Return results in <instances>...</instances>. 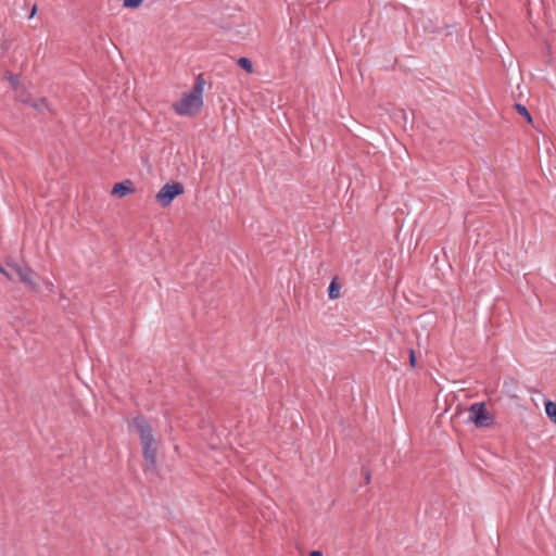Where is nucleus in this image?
Returning <instances> with one entry per match:
<instances>
[{
    "label": "nucleus",
    "mask_w": 556,
    "mask_h": 556,
    "mask_svg": "<svg viewBox=\"0 0 556 556\" xmlns=\"http://www.w3.org/2000/svg\"><path fill=\"white\" fill-rule=\"evenodd\" d=\"M545 413L547 417L556 424V403L553 401L545 402Z\"/></svg>",
    "instance_id": "7"
},
{
    "label": "nucleus",
    "mask_w": 556,
    "mask_h": 556,
    "mask_svg": "<svg viewBox=\"0 0 556 556\" xmlns=\"http://www.w3.org/2000/svg\"><path fill=\"white\" fill-rule=\"evenodd\" d=\"M408 353H409V364L410 366L414 368L416 366V355H415V351L413 349H409L408 350Z\"/></svg>",
    "instance_id": "13"
},
{
    "label": "nucleus",
    "mask_w": 556,
    "mask_h": 556,
    "mask_svg": "<svg viewBox=\"0 0 556 556\" xmlns=\"http://www.w3.org/2000/svg\"><path fill=\"white\" fill-rule=\"evenodd\" d=\"M0 273L7 277L9 280H12V276L10 275V273L8 270H5L2 266H1V269H0Z\"/></svg>",
    "instance_id": "14"
},
{
    "label": "nucleus",
    "mask_w": 556,
    "mask_h": 556,
    "mask_svg": "<svg viewBox=\"0 0 556 556\" xmlns=\"http://www.w3.org/2000/svg\"><path fill=\"white\" fill-rule=\"evenodd\" d=\"M205 80L200 74L193 88L182 94L181 99L173 104L174 112L179 116H194L203 105V92Z\"/></svg>",
    "instance_id": "1"
},
{
    "label": "nucleus",
    "mask_w": 556,
    "mask_h": 556,
    "mask_svg": "<svg viewBox=\"0 0 556 556\" xmlns=\"http://www.w3.org/2000/svg\"><path fill=\"white\" fill-rule=\"evenodd\" d=\"M184 193V186L181 182H172L164 185L155 195V200L162 207H167L173 200Z\"/></svg>",
    "instance_id": "4"
},
{
    "label": "nucleus",
    "mask_w": 556,
    "mask_h": 556,
    "mask_svg": "<svg viewBox=\"0 0 556 556\" xmlns=\"http://www.w3.org/2000/svg\"><path fill=\"white\" fill-rule=\"evenodd\" d=\"M143 0H124L123 5L125 8L136 9L138 8Z\"/></svg>",
    "instance_id": "12"
},
{
    "label": "nucleus",
    "mask_w": 556,
    "mask_h": 556,
    "mask_svg": "<svg viewBox=\"0 0 556 556\" xmlns=\"http://www.w3.org/2000/svg\"><path fill=\"white\" fill-rule=\"evenodd\" d=\"M132 426L140 435L142 457L146 463V470H154L156 466V441L152 429L144 417L137 416L132 419Z\"/></svg>",
    "instance_id": "2"
},
{
    "label": "nucleus",
    "mask_w": 556,
    "mask_h": 556,
    "mask_svg": "<svg viewBox=\"0 0 556 556\" xmlns=\"http://www.w3.org/2000/svg\"><path fill=\"white\" fill-rule=\"evenodd\" d=\"M36 12H37V7H36V5H34V7H33V9H31V12H30L29 18H33V17L35 16Z\"/></svg>",
    "instance_id": "16"
},
{
    "label": "nucleus",
    "mask_w": 556,
    "mask_h": 556,
    "mask_svg": "<svg viewBox=\"0 0 556 556\" xmlns=\"http://www.w3.org/2000/svg\"><path fill=\"white\" fill-rule=\"evenodd\" d=\"M370 479H371L370 472H369V471H366V472H365V480H366V482H367V483H369V482H370Z\"/></svg>",
    "instance_id": "17"
},
{
    "label": "nucleus",
    "mask_w": 556,
    "mask_h": 556,
    "mask_svg": "<svg viewBox=\"0 0 556 556\" xmlns=\"http://www.w3.org/2000/svg\"><path fill=\"white\" fill-rule=\"evenodd\" d=\"M309 556H324V555L319 551H313V552H311Z\"/></svg>",
    "instance_id": "15"
},
{
    "label": "nucleus",
    "mask_w": 556,
    "mask_h": 556,
    "mask_svg": "<svg viewBox=\"0 0 556 556\" xmlns=\"http://www.w3.org/2000/svg\"><path fill=\"white\" fill-rule=\"evenodd\" d=\"M8 266L18 276L21 282L26 285L30 290L37 291L38 286L35 281L37 275L29 266L18 263H8Z\"/></svg>",
    "instance_id": "5"
},
{
    "label": "nucleus",
    "mask_w": 556,
    "mask_h": 556,
    "mask_svg": "<svg viewBox=\"0 0 556 556\" xmlns=\"http://www.w3.org/2000/svg\"><path fill=\"white\" fill-rule=\"evenodd\" d=\"M31 105H33L36 110H38V111H40V112H43L45 110H48V109H49V108H48V102H47V100H46L45 98H42V99H40V100H38V101H36V102L31 103Z\"/></svg>",
    "instance_id": "11"
},
{
    "label": "nucleus",
    "mask_w": 556,
    "mask_h": 556,
    "mask_svg": "<svg viewBox=\"0 0 556 556\" xmlns=\"http://www.w3.org/2000/svg\"><path fill=\"white\" fill-rule=\"evenodd\" d=\"M238 64L245 72H248V73H252L253 72V64H252V62L248 58H245V56L240 58L238 60Z\"/></svg>",
    "instance_id": "9"
},
{
    "label": "nucleus",
    "mask_w": 556,
    "mask_h": 556,
    "mask_svg": "<svg viewBox=\"0 0 556 556\" xmlns=\"http://www.w3.org/2000/svg\"><path fill=\"white\" fill-rule=\"evenodd\" d=\"M134 191L135 189L132 188V182L130 180H125L114 185L112 189V194L117 198H123L127 194L132 193Z\"/></svg>",
    "instance_id": "6"
},
{
    "label": "nucleus",
    "mask_w": 556,
    "mask_h": 556,
    "mask_svg": "<svg viewBox=\"0 0 556 556\" xmlns=\"http://www.w3.org/2000/svg\"><path fill=\"white\" fill-rule=\"evenodd\" d=\"M515 108L518 111V113L521 114L527 119L528 123L532 122V117L525 105L517 103L515 104Z\"/></svg>",
    "instance_id": "10"
},
{
    "label": "nucleus",
    "mask_w": 556,
    "mask_h": 556,
    "mask_svg": "<svg viewBox=\"0 0 556 556\" xmlns=\"http://www.w3.org/2000/svg\"><path fill=\"white\" fill-rule=\"evenodd\" d=\"M328 295L330 299L334 300L340 296V285L337 282V279H332L328 287Z\"/></svg>",
    "instance_id": "8"
},
{
    "label": "nucleus",
    "mask_w": 556,
    "mask_h": 556,
    "mask_svg": "<svg viewBox=\"0 0 556 556\" xmlns=\"http://www.w3.org/2000/svg\"><path fill=\"white\" fill-rule=\"evenodd\" d=\"M469 420L472 421L478 428H486L493 425L494 418L486 410L483 402L473 403L469 408Z\"/></svg>",
    "instance_id": "3"
}]
</instances>
